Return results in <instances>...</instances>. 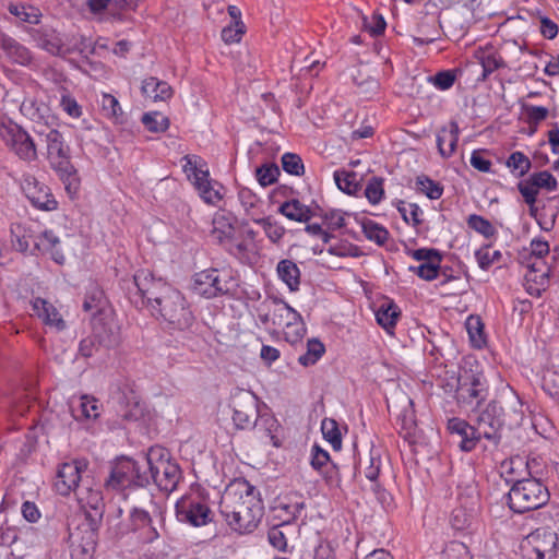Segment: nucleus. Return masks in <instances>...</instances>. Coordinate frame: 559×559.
<instances>
[{
	"instance_id": "17",
	"label": "nucleus",
	"mask_w": 559,
	"mask_h": 559,
	"mask_svg": "<svg viewBox=\"0 0 559 559\" xmlns=\"http://www.w3.org/2000/svg\"><path fill=\"white\" fill-rule=\"evenodd\" d=\"M47 158L56 170L71 168L69 146L64 143L63 135L56 129L46 134Z\"/></svg>"
},
{
	"instance_id": "37",
	"label": "nucleus",
	"mask_w": 559,
	"mask_h": 559,
	"mask_svg": "<svg viewBox=\"0 0 559 559\" xmlns=\"http://www.w3.org/2000/svg\"><path fill=\"white\" fill-rule=\"evenodd\" d=\"M36 246L43 252L48 253L58 264L64 263L66 258L60 249V240L51 230L44 231L38 237Z\"/></svg>"
},
{
	"instance_id": "54",
	"label": "nucleus",
	"mask_w": 559,
	"mask_h": 559,
	"mask_svg": "<svg viewBox=\"0 0 559 559\" xmlns=\"http://www.w3.org/2000/svg\"><path fill=\"white\" fill-rule=\"evenodd\" d=\"M543 389L552 397H559V367L549 368L543 376Z\"/></svg>"
},
{
	"instance_id": "29",
	"label": "nucleus",
	"mask_w": 559,
	"mask_h": 559,
	"mask_svg": "<svg viewBox=\"0 0 559 559\" xmlns=\"http://www.w3.org/2000/svg\"><path fill=\"white\" fill-rule=\"evenodd\" d=\"M448 430L452 435H456L461 438L460 448L463 451H472L475 447L479 437L475 426H471L466 420L461 418H451L448 421Z\"/></svg>"
},
{
	"instance_id": "3",
	"label": "nucleus",
	"mask_w": 559,
	"mask_h": 559,
	"mask_svg": "<svg viewBox=\"0 0 559 559\" xmlns=\"http://www.w3.org/2000/svg\"><path fill=\"white\" fill-rule=\"evenodd\" d=\"M237 287L238 281L229 267H211L200 271L193 276V293L207 299L231 295Z\"/></svg>"
},
{
	"instance_id": "45",
	"label": "nucleus",
	"mask_w": 559,
	"mask_h": 559,
	"mask_svg": "<svg viewBox=\"0 0 559 559\" xmlns=\"http://www.w3.org/2000/svg\"><path fill=\"white\" fill-rule=\"evenodd\" d=\"M416 189L430 200H438L443 193V187L426 175H420L417 177Z\"/></svg>"
},
{
	"instance_id": "10",
	"label": "nucleus",
	"mask_w": 559,
	"mask_h": 559,
	"mask_svg": "<svg viewBox=\"0 0 559 559\" xmlns=\"http://www.w3.org/2000/svg\"><path fill=\"white\" fill-rule=\"evenodd\" d=\"M558 535L550 527H539L530 533L521 548L526 559H552L556 557Z\"/></svg>"
},
{
	"instance_id": "60",
	"label": "nucleus",
	"mask_w": 559,
	"mask_h": 559,
	"mask_svg": "<svg viewBox=\"0 0 559 559\" xmlns=\"http://www.w3.org/2000/svg\"><path fill=\"white\" fill-rule=\"evenodd\" d=\"M456 80V75L452 70H444L429 78V82L440 91L451 88Z\"/></svg>"
},
{
	"instance_id": "18",
	"label": "nucleus",
	"mask_w": 559,
	"mask_h": 559,
	"mask_svg": "<svg viewBox=\"0 0 559 559\" xmlns=\"http://www.w3.org/2000/svg\"><path fill=\"white\" fill-rule=\"evenodd\" d=\"M176 514L180 522L189 523L193 526H203L211 521V510L199 501H192L187 497L181 498L176 503Z\"/></svg>"
},
{
	"instance_id": "8",
	"label": "nucleus",
	"mask_w": 559,
	"mask_h": 559,
	"mask_svg": "<svg viewBox=\"0 0 559 559\" xmlns=\"http://www.w3.org/2000/svg\"><path fill=\"white\" fill-rule=\"evenodd\" d=\"M99 524L76 518L69 527V547L72 559L93 557Z\"/></svg>"
},
{
	"instance_id": "31",
	"label": "nucleus",
	"mask_w": 559,
	"mask_h": 559,
	"mask_svg": "<svg viewBox=\"0 0 559 559\" xmlns=\"http://www.w3.org/2000/svg\"><path fill=\"white\" fill-rule=\"evenodd\" d=\"M142 95L151 102H167L174 95L173 87L166 82L155 76L146 78L142 81Z\"/></svg>"
},
{
	"instance_id": "63",
	"label": "nucleus",
	"mask_w": 559,
	"mask_h": 559,
	"mask_svg": "<svg viewBox=\"0 0 559 559\" xmlns=\"http://www.w3.org/2000/svg\"><path fill=\"white\" fill-rule=\"evenodd\" d=\"M471 165L481 173H489L491 170L492 163L486 157L485 150H475L471 155Z\"/></svg>"
},
{
	"instance_id": "7",
	"label": "nucleus",
	"mask_w": 559,
	"mask_h": 559,
	"mask_svg": "<svg viewBox=\"0 0 559 559\" xmlns=\"http://www.w3.org/2000/svg\"><path fill=\"white\" fill-rule=\"evenodd\" d=\"M150 467V481L158 489H176L181 478L179 465L170 460L167 449L160 445H154L148 449L146 454Z\"/></svg>"
},
{
	"instance_id": "12",
	"label": "nucleus",
	"mask_w": 559,
	"mask_h": 559,
	"mask_svg": "<svg viewBox=\"0 0 559 559\" xmlns=\"http://www.w3.org/2000/svg\"><path fill=\"white\" fill-rule=\"evenodd\" d=\"M56 488L64 489H92L88 462L85 459H74L70 462L61 463L57 468Z\"/></svg>"
},
{
	"instance_id": "22",
	"label": "nucleus",
	"mask_w": 559,
	"mask_h": 559,
	"mask_svg": "<svg viewBox=\"0 0 559 559\" xmlns=\"http://www.w3.org/2000/svg\"><path fill=\"white\" fill-rule=\"evenodd\" d=\"M527 269L524 276L526 292L539 297L548 286L551 267L544 261H532L527 262Z\"/></svg>"
},
{
	"instance_id": "30",
	"label": "nucleus",
	"mask_w": 559,
	"mask_h": 559,
	"mask_svg": "<svg viewBox=\"0 0 559 559\" xmlns=\"http://www.w3.org/2000/svg\"><path fill=\"white\" fill-rule=\"evenodd\" d=\"M475 59L483 67V79L486 80L495 71L507 67L506 61L492 45L479 47L474 52Z\"/></svg>"
},
{
	"instance_id": "55",
	"label": "nucleus",
	"mask_w": 559,
	"mask_h": 559,
	"mask_svg": "<svg viewBox=\"0 0 559 559\" xmlns=\"http://www.w3.org/2000/svg\"><path fill=\"white\" fill-rule=\"evenodd\" d=\"M346 215L347 214L341 210H329V211H325L321 215V217H322L323 225L329 230L334 231V230L341 229L345 226Z\"/></svg>"
},
{
	"instance_id": "40",
	"label": "nucleus",
	"mask_w": 559,
	"mask_h": 559,
	"mask_svg": "<svg viewBox=\"0 0 559 559\" xmlns=\"http://www.w3.org/2000/svg\"><path fill=\"white\" fill-rule=\"evenodd\" d=\"M103 115L116 123L122 122L123 111L119 100L111 94L104 93L100 99Z\"/></svg>"
},
{
	"instance_id": "16",
	"label": "nucleus",
	"mask_w": 559,
	"mask_h": 559,
	"mask_svg": "<svg viewBox=\"0 0 559 559\" xmlns=\"http://www.w3.org/2000/svg\"><path fill=\"white\" fill-rule=\"evenodd\" d=\"M22 190L29 202L39 210L53 211L58 206L50 189L32 175L24 176Z\"/></svg>"
},
{
	"instance_id": "19",
	"label": "nucleus",
	"mask_w": 559,
	"mask_h": 559,
	"mask_svg": "<svg viewBox=\"0 0 559 559\" xmlns=\"http://www.w3.org/2000/svg\"><path fill=\"white\" fill-rule=\"evenodd\" d=\"M506 498L511 510L524 513L545 506L550 491H508Z\"/></svg>"
},
{
	"instance_id": "27",
	"label": "nucleus",
	"mask_w": 559,
	"mask_h": 559,
	"mask_svg": "<svg viewBox=\"0 0 559 559\" xmlns=\"http://www.w3.org/2000/svg\"><path fill=\"white\" fill-rule=\"evenodd\" d=\"M29 34L37 46L49 53L58 56L66 52L62 38L53 28L41 26L33 28Z\"/></svg>"
},
{
	"instance_id": "41",
	"label": "nucleus",
	"mask_w": 559,
	"mask_h": 559,
	"mask_svg": "<svg viewBox=\"0 0 559 559\" xmlns=\"http://www.w3.org/2000/svg\"><path fill=\"white\" fill-rule=\"evenodd\" d=\"M506 166L516 177H523L531 170L532 163L523 152L515 151L507 158Z\"/></svg>"
},
{
	"instance_id": "57",
	"label": "nucleus",
	"mask_w": 559,
	"mask_h": 559,
	"mask_svg": "<svg viewBox=\"0 0 559 559\" xmlns=\"http://www.w3.org/2000/svg\"><path fill=\"white\" fill-rule=\"evenodd\" d=\"M280 171L277 166L273 164H265L257 168L255 177L262 187H267L274 183L277 179Z\"/></svg>"
},
{
	"instance_id": "58",
	"label": "nucleus",
	"mask_w": 559,
	"mask_h": 559,
	"mask_svg": "<svg viewBox=\"0 0 559 559\" xmlns=\"http://www.w3.org/2000/svg\"><path fill=\"white\" fill-rule=\"evenodd\" d=\"M550 252V247L547 240L543 238H534L530 243L528 262L543 261Z\"/></svg>"
},
{
	"instance_id": "1",
	"label": "nucleus",
	"mask_w": 559,
	"mask_h": 559,
	"mask_svg": "<svg viewBox=\"0 0 559 559\" xmlns=\"http://www.w3.org/2000/svg\"><path fill=\"white\" fill-rule=\"evenodd\" d=\"M257 316L265 329L283 330L284 338L290 344L300 342L307 332L301 314L280 298L262 301Z\"/></svg>"
},
{
	"instance_id": "34",
	"label": "nucleus",
	"mask_w": 559,
	"mask_h": 559,
	"mask_svg": "<svg viewBox=\"0 0 559 559\" xmlns=\"http://www.w3.org/2000/svg\"><path fill=\"white\" fill-rule=\"evenodd\" d=\"M276 273L278 278L286 284L290 292H297L300 285V270L298 265L289 259H283L277 263Z\"/></svg>"
},
{
	"instance_id": "9",
	"label": "nucleus",
	"mask_w": 559,
	"mask_h": 559,
	"mask_svg": "<svg viewBox=\"0 0 559 559\" xmlns=\"http://www.w3.org/2000/svg\"><path fill=\"white\" fill-rule=\"evenodd\" d=\"M488 394L487 382L483 373L463 370L457 377L456 401L460 405L477 407Z\"/></svg>"
},
{
	"instance_id": "4",
	"label": "nucleus",
	"mask_w": 559,
	"mask_h": 559,
	"mask_svg": "<svg viewBox=\"0 0 559 559\" xmlns=\"http://www.w3.org/2000/svg\"><path fill=\"white\" fill-rule=\"evenodd\" d=\"M254 491H245L240 495L241 501L230 508L224 501L221 503V512L225 516L228 525L239 534L253 532L262 516V510L259 502H255Z\"/></svg>"
},
{
	"instance_id": "14",
	"label": "nucleus",
	"mask_w": 559,
	"mask_h": 559,
	"mask_svg": "<svg viewBox=\"0 0 559 559\" xmlns=\"http://www.w3.org/2000/svg\"><path fill=\"white\" fill-rule=\"evenodd\" d=\"M503 426L502 408L495 402H490L476 418V431L479 439L497 441Z\"/></svg>"
},
{
	"instance_id": "64",
	"label": "nucleus",
	"mask_w": 559,
	"mask_h": 559,
	"mask_svg": "<svg viewBox=\"0 0 559 559\" xmlns=\"http://www.w3.org/2000/svg\"><path fill=\"white\" fill-rule=\"evenodd\" d=\"M528 123L538 124L548 117V108L543 106L526 105L524 107Z\"/></svg>"
},
{
	"instance_id": "59",
	"label": "nucleus",
	"mask_w": 559,
	"mask_h": 559,
	"mask_svg": "<svg viewBox=\"0 0 559 559\" xmlns=\"http://www.w3.org/2000/svg\"><path fill=\"white\" fill-rule=\"evenodd\" d=\"M246 33V25L239 22L237 25L229 24L222 29V39L226 44L239 43Z\"/></svg>"
},
{
	"instance_id": "44",
	"label": "nucleus",
	"mask_w": 559,
	"mask_h": 559,
	"mask_svg": "<svg viewBox=\"0 0 559 559\" xmlns=\"http://www.w3.org/2000/svg\"><path fill=\"white\" fill-rule=\"evenodd\" d=\"M325 353L323 343L317 338H311L307 343V352L299 356L298 362L304 367L314 365Z\"/></svg>"
},
{
	"instance_id": "36",
	"label": "nucleus",
	"mask_w": 559,
	"mask_h": 559,
	"mask_svg": "<svg viewBox=\"0 0 559 559\" xmlns=\"http://www.w3.org/2000/svg\"><path fill=\"white\" fill-rule=\"evenodd\" d=\"M333 178L337 188L349 195H357L361 191V178L353 170L337 169Z\"/></svg>"
},
{
	"instance_id": "20",
	"label": "nucleus",
	"mask_w": 559,
	"mask_h": 559,
	"mask_svg": "<svg viewBox=\"0 0 559 559\" xmlns=\"http://www.w3.org/2000/svg\"><path fill=\"white\" fill-rule=\"evenodd\" d=\"M133 280L141 297L146 300L147 307H151L170 286L163 280L155 278L148 270H139Z\"/></svg>"
},
{
	"instance_id": "6",
	"label": "nucleus",
	"mask_w": 559,
	"mask_h": 559,
	"mask_svg": "<svg viewBox=\"0 0 559 559\" xmlns=\"http://www.w3.org/2000/svg\"><path fill=\"white\" fill-rule=\"evenodd\" d=\"M105 486L108 489L145 488L150 486V477L141 472L136 461L122 455L110 462Z\"/></svg>"
},
{
	"instance_id": "48",
	"label": "nucleus",
	"mask_w": 559,
	"mask_h": 559,
	"mask_svg": "<svg viewBox=\"0 0 559 559\" xmlns=\"http://www.w3.org/2000/svg\"><path fill=\"white\" fill-rule=\"evenodd\" d=\"M365 197L372 205L379 204L384 198V179L371 177L364 191Z\"/></svg>"
},
{
	"instance_id": "24",
	"label": "nucleus",
	"mask_w": 559,
	"mask_h": 559,
	"mask_svg": "<svg viewBox=\"0 0 559 559\" xmlns=\"http://www.w3.org/2000/svg\"><path fill=\"white\" fill-rule=\"evenodd\" d=\"M0 49L3 51L4 57L14 64L28 67L33 63L34 57L32 51L4 33H0Z\"/></svg>"
},
{
	"instance_id": "11",
	"label": "nucleus",
	"mask_w": 559,
	"mask_h": 559,
	"mask_svg": "<svg viewBox=\"0 0 559 559\" xmlns=\"http://www.w3.org/2000/svg\"><path fill=\"white\" fill-rule=\"evenodd\" d=\"M0 139L21 158L32 162L37 157L36 145L29 134L11 120L0 121Z\"/></svg>"
},
{
	"instance_id": "50",
	"label": "nucleus",
	"mask_w": 559,
	"mask_h": 559,
	"mask_svg": "<svg viewBox=\"0 0 559 559\" xmlns=\"http://www.w3.org/2000/svg\"><path fill=\"white\" fill-rule=\"evenodd\" d=\"M403 219L413 226H419L423 223V210L416 203H406L401 201L397 206Z\"/></svg>"
},
{
	"instance_id": "53",
	"label": "nucleus",
	"mask_w": 559,
	"mask_h": 559,
	"mask_svg": "<svg viewBox=\"0 0 559 559\" xmlns=\"http://www.w3.org/2000/svg\"><path fill=\"white\" fill-rule=\"evenodd\" d=\"M283 169L294 176H301L305 173V166L299 155L295 153H285L282 156Z\"/></svg>"
},
{
	"instance_id": "52",
	"label": "nucleus",
	"mask_w": 559,
	"mask_h": 559,
	"mask_svg": "<svg viewBox=\"0 0 559 559\" xmlns=\"http://www.w3.org/2000/svg\"><path fill=\"white\" fill-rule=\"evenodd\" d=\"M321 430L325 440L329 441L334 449L338 450L342 444V438L337 423L334 419L325 418L322 420Z\"/></svg>"
},
{
	"instance_id": "49",
	"label": "nucleus",
	"mask_w": 559,
	"mask_h": 559,
	"mask_svg": "<svg viewBox=\"0 0 559 559\" xmlns=\"http://www.w3.org/2000/svg\"><path fill=\"white\" fill-rule=\"evenodd\" d=\"M142 123L151 132H165L169 128V119L158 111L144 114Z\"/></svg>"
},
{
	"instance_id": "39",
	"label": "nucleus",
	"mask_w": 559,
	"mask_h": 559,
	"mask_svg": "<svg viewBox=\"0 0 559 559\" xmlns=\"http://www.w3.org/2000/svg\"><path fill=\"white\" fill-rule=\"evenodd\" d=\"M8 10L21 22L29 24H38L41 17V12L38 8L24 3H10Z\"/></svg>"
},
{
	"instance_id": "26",
	"label": "nucleus",
	"mask_w": 559,
	"mask_h": 559,
	"mask_svg": "<svg viewBox=\"0 0 559 559\" xmlns=\"http://www.w3.org/2000/svg\"><path fill=\"white\" fill-rule=\"evenodd\" d=\"M212 225L211 236L223 247L239 230L236 217L227 212H217L213 217Z\"/></svg>"
},
{
	"instance_id": "32",
	"label": "nucleus",
	"mask_w": 559,
	"mask_h": 559,
	"mask_svg": "<svg viewBox=\"0 0 559 559\" xmlns=\"http://www.w3.org/2000/svg\"><path fill=\"white\" fill-rule=\"evenodd\" d=\"M460 128L456 121H451L449 127H444L437 135V146L443 158L451 157L457 146Z\"/></svg>"
},
{
	"instance_id": "28",
	"label": "nucleus",
	"mask_w": 559,
	"mask_h": 559,
	"mask_svg": "<svg viewBox=\"0 0 559 559\" xmlns=\"http://www.w3.org/2000/svg\"><path fill=\"white\" fill-rule=\"evenodd\" d=\"M257 231L251 228L239 229L234 237L224 246V248L238 259L248 258L254 250Z\"/></svg>"
},
{
	"instance_id": "38",
	"label": "nucleus",
	"mask_w": 559,
	"mask_h": 559,
	"mask_svg": "<svg viewBox=\"0 0 559 559\" xmlns=\"http://www.w3.org/2000/svg\"><path fill=\"white\" fill-rule=\"evenodd\" d=\"M469 341L475 348H481L486 345V335L484 323L478 316L471 314L465 322Z\"/></svg>"
},
{
	"instance_id": "61",
	"label": "nucleus",
	"mask_w": 559,
	"mask_h": 559,
	"mask_svg": "<svg viewBox=\"0 0 559 559\" xmlns=\"http://www.w3.org/2000/svg\"><path fill=\"white\" fill-rule=\"evenodd\" d=\"M328 252L332 255L345 257H359V248L349 242H338L329 247Z\"/></svg>"
},
{
	"instance_id": "47",
	"label": "nucleus",
	"mask_w": 559,
	"mask_h": 559,
	"mask_svg": "<svg viewBox=\"0 0 559 559\" xmlns=\"http://www.w3.org/2000/svg\"><path fill=\"white\" fill-rule=\"evenodd\" d=\"M467 226L474 231L480 234L485 238L489 239L497 235L496 227L490 221L481 215L471 214L466 219Z\"/></svg>"
},
{
	"instance_id": "51",
	"label": "nucleus",
	"mask_w": 559,
	"mask_h": 559,
	"mask_svg": "<svg viewBox=\"0 0 559 559\" xmlns=\"http://www.w3.org/2000/svg\"><path fill=\"white\" fill-rule=\"evenodd\" d=\"M440 559H473V556L464 543L453 540L444 547Z\"/></svg>"
},
{
	"instance_id": "5",
	"label": "nucleus",
	"mask_w": 559,
	"mask_h": 559,
	"mask_svg": "<svg viewBox=\"0 0 559 559\" xmlns=\"http://www.w3.org/2000/svg\"><path fill=\"white\" fill-rule=\"evenodd\" d=\"M182 160V169L200 198L207 204H218L223 199V187L211 179L206 162L198 155H186Z\"/></svg>"
},
{
	"instance_id": "25",
	"label": "nucleus",
	"mask_w": 559,
	"mask_h": 559,
	"mask_svg": "<svg viewBox=\"0 0 559 559\" xmlns=\"http://www.w3.org/2000/svg\"><path fill=\"white\" fill-rule=\"evenodd\" d=\"M32 308L45 325L56 331H63L67 328L62 314L50 301L37 297L32 301Z\"/></svg>"
},
{
	"instance_id": "33",
	"label": "nucleus",
	"mask_w": 559,
	"mask_h": 559,
	"mask_svg": "<svg viewBox=\"0 0 559 559\" xmlns=\"http://www.w3.org/2000/svg\"><path fill=\"white\" fill-rule=\"evenodd\" d=\"M401 317V310L396 304L386 299L383 301L376 311V319L380 326H382L390 335L394 334V329Z\"/></svg>"
},
{
	"instance_id": "13",
	"label": "nucleus",
	"mask_w": 559,
	"mask_h": 559,
	"mask_svg": "<svg viewBox=\"0 0 559 559\" xmlns=\"http://www.w3.org/2000/svg\"><path fill=\"white\" fill-rule=\"evenodd\" d=\"M518 189L528 206H534L540 190L554 192L558 189V181L548 170L531 174L518 183Z\"/></svg>"
},
{
	"instance_id": "2",
	"label": "nucleus",
	"mask_w": 559,
	"mask_h": 559,
	"mask_svg": "<svg viewBox=\"0 0 559 559\" xmlns=\"http://www.w3.org/2000/svg\"><path fill=\"white\" fill-rule=\"evenodd\" d=\"M150 308L175 330L183 331L193 324L194 317L185 296L171 285Z\"/></svg>"
},
{
	"instance_id": "62",
	"label": "nucleus",
	"mask_w": 559,
	"mask_h": 559,
	"mask_svg": "<svg viewBox=\"0 0 559 559\" xmlns=\"http://www.w3.org/2000/svg\"><path fill=\"white\" fill-rule=\"evenodd\" d=\"M81 416L90 419L97 418L99 416L98 401L94 397L82 396L80 403Z\"/></svg>"
},
{
	"instance_id": "56",
	"label": "nucleus",
	"mask_w": 559,
	"mask_h": 559,
	"mask_svg": "<svg viewBox=\"0 0 559 559\" xmlns=\"http://www.w3.org/2000/svg\"><path fill=\"white\" fill-rule=\"evenodd\" d=\"M474 515L464 508L454 509L451 515V525L456 531H464L472 526Z\"/></svg>"
},
{
	"instance_id": "42",
	"label": "nucleus",
	"mask_w": 559,
	"mask_h": 559,
	"mask_svg": "<svg viewBox=\"0 0 559 559\" xmlns=\"http://www.w3.org/2000/svg\"><path fill=\"white\" fill-rule=\"evenodd\" d=\"M254 222L262 227L265 236L272 243L278 245L282 241L285 228L280 223L273 221L270 216L255 219Z\"/></svg>"
},
{
	"instance_id": "21",
	"label": "nucleus",
	"mask_w": 559,
	"mask_h": 559,
	"mask_svg": "<svg viewBox=\"0 0 559 559\" xmlns=\"http://www.w3.org/2000/svg\"><path fill=\"white\" fill-rule=\"evenodd\" d=\"M257 417V400L253 394L246 393L234 401L233 420L237 428L255 427Z\"/></svg>"
},
{
	"instance_id": "23",
	"label": "nucleus",
	"mask_w": 559,
	"mask_h": 559,
	"mask_svg": "<svg viewBox=\"0 0 559 559\" xmlns=\"http://www.w3.org/2000/svg\"><path fill=\"white\" fill-rule=\"evenodd\" d=\"M78 502L83 514L78 516L84 521L99 524L105 511L102 491H79Z\"/></svg>"
},
{
	"instance_id": "43",
	"label": "nucleus",
	"mask_w": 559,
	"mask_h": 559,
	"mask_svg": "<svg viewBox=\"0 0 559 559\" xmlns=\"http://www.w3.org/2000/svg\"><path fill=\"white\" fill-rule=\"evenodd\" d=\"M362 233L368 240L378 246H383L390 236L385 227L370 219L362 223Z\"/></svg>"
},
{
	"instance_id": "46",
	"label": "nucleus",
	"mask_w": 559,
	"mask_h": 559,
	"mask_svg": "<svg viewBox=\"0 0 559 559\" xmlns=\"http://www.w3.org/2000/svg\"><path fill=\"white\" fill-rule=\"evenodd\" d=\"M475 258L477 260L478 266L481 270L487 271L492 265L501 261L502 253L499 250H491V246L486 245L476 250Z\"/></svg>"
},
{
	"instance_id": "35",
	"label": "nucleus",
	"mask_w": 559,
	"mask_h": 559,
	"mask_svg": "<svg viewBox=\"0 0 559 559\" xmlns=\"http://www.w3.org/2000/svg\"><path fill=\"white\" fill-rule=\"evenodd\" d=\"M278 213L289 221L298 223H307L312 216L310 207L301 203L298 199H292L282 203L278 207Z\"/></svg>"
},
{
	"instance_id": "15",
	"label": "nucleus",
	"mask_w": 559,
	"mask_h": 559,
	"mask_svg": "<svg viewBox=\"0 0 559 559\" xmlns=\"http://www.w3.org/2000/svg\"><path fill=\"white\" fill-rule=\"evenodd\" d=\"M408 254L414 260L420 262L417 266H409V272L425 281H432L438 277L442 261V255L439 250L433 248H420L409 251Z\"/></svg>"
}]
</instances>
